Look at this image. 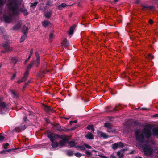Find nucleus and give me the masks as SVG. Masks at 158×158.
<instances>
[{
    "label": "nucleus",
    "mask_w": 158,
    "mask_h": 158,
    "mask_svg": "<svg viewBox=\"0 0 158 158\" xmlns=\"http://www.w3.org/2000/svg\"><path fill=\"white\" fill-rule=\"evenodd\" d=\"M85 148H86L88 149H91L92 148L91 146L86 144H85Z\"/></svg>",
    "instance_id": "obj_44"
},
{
    "label": "nucleus",
    "mask_w": 158,
    "mask_h": 158,
    "mask_svg": "<svg viewBox=\"0 0 158 158\" xmlns=\"http://www.w3.org/2000/svg\"><path fill=\"white\" fill-rule=\"evenodd\" d=\"M38 2H35L34 3H31V7H35L38 4Z\"/></svg>",
    "instance_id": "obj_34"
},
{
    "label": "nucleus",
    "mask_w": 158,
    "mask_h": 158,
    "mask_svg": "<svg viewBox=\"0 0 158 158\" xmlns=\"http://www.w3.org/2000/svg\"><path fill=\"white\" fill-rule=\"evenodd\" d=\"M28 76L24 77V74L23 77L21 78V79H19L17 81V82L20 83L22 82L25 81L27 78Z\"/></svg>",
    "instance_id": "obj_20"
},
{
    "label": "nucleus",
    "mask_w": 158,
    "mask_h": 158,
    "mask_svg": "<svg viewBox=\"0 0 158 158\" xmlns=\"http://www.w3.org/2000/svg\"><path fill=\"white\" fill-rule=\"evenodd\" d=\"M123 150H121L117 152V154L118 156H119V158H123L124 156V155L123 154Z\"/></svg>",
    "instance_id": "obj_15"
},
{
    "label": "nucleus",
    "mask_w": 158,
    "mask_h": 158,
    "mask_svg": "<svg viewBox=\"0 0 158 158\" xmlns=\"http://www.w3.org/2000/svg\"><path fill=\"white\" fill-rule=\"evenodd\" d=\"M77 120H74L73 121V122L75 123H77Z\"/></svg>",
    "instance_id": "obj_64"
},
{
    "label": "nucleus",
    "mask_w": 158,
    "mask_h": 158,
    "mask_svg": "<svg viewBox=\"0 0 158 158\" xmlns=\"http://www.w3.org/2000/svg\"><path fill=\"white\" fill-rule=\"evenodd\" d=\"M45 109L46 110L48 111L50 110V108L48 106H46L45 107Z\"/></svg>",
    "instance_id": "obj_46"
},
{
    "label": "nucleus",
    "mask_w": 158,
    "mask_h": 158,
    "mask_svg": "<svg viewBox=\"0 0 158 158\" xmlns=\"http://www.w3.org/2000/svg\"><path fill=\"white\" fill-rule=\"evenodd\" d=\"M77 147L79 148L80 149L82 150H84L85 149V144H84L83 146H77Z\"/></svg>",
    "instance_id": "obj_33"
},
{
    "label": "nucleus",
    "mask_w": 158,
    "mask_h": 158,
    "mask_svg": "<svg viewBox=\"0 0 158 158\" xmlns=\"http://www.w3.org/2000/svg\"><path fill=\"white\" fill-rule=\"evenodd\" d=\"M67 41V40H66V39H64L63 41H62V44H64V43H65V42Z\"/></svg>",
    "instance_id": "obj_54"
},
{
    "label": "nucleus",
    "mask_w": 158,
    "mask_h": 158,
    "mask_svg": "<svg viewBox=\"0 0 158 158\" xmlns=\"http://www.w3.org/2000/svg\"><path fill=\"white\" fill-rule=\"evenodd\" d=\"M11 149H9L7 150H3L0 152V154H5L6 152H9L11 151Z\"/></svg>",
    "instance_id": "obj_30"
},
{
    "label": "nucleus",
    "mask_w": 158,
    "mask_h": 158,
    "mask_svg": "<svg viewBox=\"0 0 158 158\" xmlns=\"http://www.w3.org/2000/svg\"><path fill=\"white\" fill-rule=\"evenodd\" d=\"M26 128V126L25 125H23L16 127L15 128V130L18 132H19L25 130Z\"/></svg>",
    "instance_id": "obj_8"
},
{
    "label": "nucleus",
    "mask_w": 158,
    "mask_h": 158,
    "mask_svg": "<svg viewBox=\"0 0 158 158\" xmlns=\"http://www.w3.org/2000/svg\"><path fill=\"white\" fill-rule=\"evenodd\" d=\"M5 31V29L3 27H0V33L2 34Z\"/></svg>",
    "instance_id": "obj_36"
},
{
    "label": "nucleus",
    "mask_w": 158,
    "mask_h": 158,
    "mask_svg": "<svg viewBox=\"0 0 158 158\" xmlns=\"http://www.w3.org/2000/svg\"><path fill=\"white\" fill-rule=\"evenodd\" d=\"M3 19L4 22L6 23H10L13 20L12 15L5 14L3 15Z\"/></svg>",
    "instance_id": "obj_7"
},
{
    "label": "nucleus",
    "mask_w": 158,
    "mask_h": 158,
    "mask_svg": "<svg viewBox=\"0 0 158 158\" xmlns=\"http://www.w3.org/2000/svg\"><path fill=\"white\" fill-rule=\"evenodd\" d=\"M85 153L88 156H90L92 155V153L89 150H86L85 152Z\"/></svg>",
    "instance_id": "obj_38"
},
{
    "label": "nucleus",
    "mask_w": 158,
    "mask_h": 158,
    "mask_svg": "<svg viewBox=\"0 0 158 158\" xmlns=\"http://www.w3.org/2000/svg\"><path fill=\"white\" fill-rule=\"evenodd\" d=\"M73 123V121H70V124L71 125Z\"/></svg>",
    "instance_id": "obj_62"
},
{
    "label": "nucleus",
    "mask_w": 158,
    "mask_h": 158,
    "mask_svg": "<svg viewBox=\"0 0 158 158\" xmlns=\"http://www.w3.org/2000/svg\"><path fill=\"white\" fill-rule=\"evenodd\" d=\"M49 40L50 41H52L53 39L54 38V35H53L52 33H51L49 34Z\"/></svg>",
    "instance_id": "obj_32"
},
{
    "label": "nucleus",
    "mask_w": 158,
    "mask_h": 158,
    "mask_svg": "<svg viewBox=\"0 0 158 158\" xmlns=\"http://www.w3.org/2000/svg\"><path fill=\"white\" fill-rule=\"evenodd\" d=\"M60 137L62 139H66L68 140V139L66 138V136L64 135H61L60 136Z\"/></svg>",
    "instance_id": "obj_40"
},
{
    "label": "nucleus",
    "mask_w": 158,
    "mask_h": 158,
    "mask_svg": "<svg viewBox=\"0 0 158 158\" xmlns=\"http://www.w3.org/2000/svg\"><path fill=\"white\" fill-rule=\"evenodd\" d=\"M152 131L153 135L158 137V127L154 128Z\"/></svg>",
    "instance_id": "obj_13"
},
{
    "label": "nucleus",
    "mask_w": 158,
    "mask_h": 158,
    "mask_svg": "<svg viewBox=\"0 0 158 158\" xmlns=\"http://www.w3.org/2000/svg\"><path fill=\"white\" fill-rule=\"evenodd\" d=\"M9 145V144L8 143H6L4 146V149L7 148L8 146Z\"/></svg>",
    "instance_id": "obj_51"
},
{
    "label": "nucleus",
    "mask_w": 158,
    "mask_h": 158,
    "mask_svg": "<svg viewBox=\"0 0 158 158\" xmlns=\"http://www.w3.org/2000/svg\"><path fill=\"white\" fill-rule=\"evenodd\" d=\"M76 27V25L74 24L70 27L69 31L68 32V34L69 35H71L73 34Z\"/></svg>",
    "instance_id": "obj_14"
},
{
    "label": "nucleus",
    "mask_w": 158,
    "mask_h": 158,
    "mask_svg": "<svg viewBox=\"0 0 158 158\" xmlns=\"http://www.w3.org/2000/svg\"><path fill=\"white\" fill-rule=\"evenodd\" d=\"M28 28L25 26H24L23 27L22 33L24 34L23 35H22L21 38L20 40V42H22L24 41L26 38L27 35L28 33Z\"/></svg>",
    "instance_id": "obj_6"
},
{
    "label": "nucleus",
    "mask_w": 158,
    "mask_h": 158,
    "mask_svg": "<svg viewBox=\"0 0 158 158\" xmlns=\"http://www.w3.org/2000/svg\"><path fill=\"white\" fill-rule=\"evenodd\" d=\"M52 14L51 11H47L45 13V16L47 18H49L51 17Z\"/></svg>",
    "instance_id": "obj_21"
},
{
    "label": "nucleus",
    "mask_w": 158,
    "mask_h": 158,
    "mask_svg": "<svg viewBox=\"0 0 158 158\" xmlns=\"http://www.w3.org/2000/svg\"><path fill=\"white\" fill-rule=\"evenodd\" d=\"M66 154L69 156H71L73 155V153L72 151L67 150L66 151Z\"/></svg>",
    "instance_id": "obj_25"
},
{
    "label": "nucleus",
    "mask_w": 158,
    "mask_h": 158,
    "mask_svg": "<svg viewBox=\"0 0 158 158\" xmlns=\"http://www.w3.org/2000/svg\"><path fill=\"white\" fill-rule=\"evenodd\" d=\"M104 126L106 127L108 129H111L112 127V126L110 123H105Z\"/></svg>",
    "instance_id": "obj_24"
},
{
    "label": "nucleus",
    "mask_w": 158,
    "mask_h": 158,
    "mask_svg": "<svg viewBox=\"0 0 158 158\" xmlns=\"http://www.w3.org/2000/svg\"><path fill=\"white\" fill-rule=\"evenodd\" d=\"M54 128L56 130L59 131H62L63 130L60 128V127L59 125H55L54 126Z\"/></svg>",
    "instance_id": "obj_22"
},
{
    "label": "nucleus",
    "mask_w": 158,
    "mask_h": 158,
    "mask_svg": "<svg viewBox=\"0 0 158 158\" xmlns=\"http://www.w3.org/2000/svg\"><path fill=\"white\" fill-rule=\"evenodd\" d=\"M68 140L62 139L60 141L59 143V145L61 146H65V143L67 142Z\"/></svg>",
    "instance_id": "obj_17"
},
{
    "label": "nucleus",
    "mask_w": 158,
    "mask_h": 158,
    "mask_svg": "<svg viewBox=\"0 0 158 158\" xmlns=\"http://www.w3.org/2000/svg\"><path fill=\"white\" fill-rule=\"evenodd\" d=\"M86 137L89 139H94L93 135L91 133H88L86 136Z\"/></svg>",
    "instance_id": "obj_23"
},
{
    "label": "nucleus",
    "mask_w": 158,
    "mask_h": 158,
    "mask_svg": "<svg viewBox=\"0 0 158 158\" xmlns=\"http://www.w3.org/2000/svg\"><path fill=\"white\" fill-rule=\"evenodd\" d=\"M134 123L135 125H138L139 123L137 121H135L134 122Z\"/></svg>",
    "instance_id": "obj_58"
},
{
    "label": "nucleus",
    "mask_w": 158,
    "mask_h": 158,
    "mask_svg": "<svg viewBox=\"0 0 158 158\" xmlns=\"http://www.w3.org/2000/svg\"><path fill=\"white\" fill-rule=\"evenodd\" d=\"M9 44L7 42H5L3 43L1 45V46L4 48L5 50H2L1 51V53H6L11 51L13 50L12 47L9 46Z\"/></svg>",
    "instance_id": "obj_5"
},
{
    "label": "nucleus",
    "mask_w": 158,
    "mask_h": 158,
    "mask_svg": "<svg viewBox=\"0 0 158 158\" xmlns=\"http://www.w3.org/2000/svg\"><path fill=\"white\" fill-rule=\"evenodd\" d=\"M35 56L36 58L37 61L38 62V63H39V60H40V56L39 54L37 52H35Z\"/></svg>",
    "instance_id": "obj_29"
},
{
    "label": "nucleus",
    "mask_w": 158,
    "mask_h": 158,
    "mask_svg": "<svg viewBox=\"0 0 158 158\" xmlns=\"http://www.w3.org/2000/svg\"><path fill=\"white\" fill-rule=\"evenodd\" d=\"M33 63L30 64L28 66L27 70L24 73V77L28 76L29 70L32 67Z\"/></svg>",
    "instance_id": "obj_10"
},
{
    "label": "nucleus",
    "mask_w": 158,
    "mask_h": 158,
    "mask_svg": "<svg viewBox=\"0 0 158 158\" xmlns=\"http://www.w3.org/2000/svg\"><path fill=\"white\" fill-rule=\"evenodd\" d=\"M149 23L150 24H152L153 23V21L151 19H150L149 20Z\"/></svg>",
    "instance_id": "obj_57"
},
{
    "label": "nucleus",
    "mask_w": 158,
    "mask_h": 158,
    "mask_svg": "<svg viewBox=\"0 0 158 158\" xmlns=\"http://www.w3.org/2000/svg\"><path fill=\"white\" fill-rule=\"evenodd\" d=\"M110 156L112 158H116V157L113 154H111V155Z\"/></svg>",
    "instance_id": "obj_59"
},
{
    "label": "nucleus",
    "mask_w": 158,
    "mask_h": 158,
    "mask_svg": "<svg viewBox=\"0 0 158 158\" xmlns=\"http://www.w3.org/2000/svg\"><path fill=\"white\" fill-rule=\"evenodd\" d=\"M117 145H118V144H116V143L113 144L112 145V148L113 149H116L117 148H118L117 147Z\"/></svg>",
    "instance_id": "obj_35"
},
{
    "label": "nucleus",
    "mask_w": 158,
    "mask_h": 158,
    "mask_svg": "<svg viewBox=\"0 0 158 158\" xmlns=\"http://www.w3.org/2000/svg\"><path fill=\"white\" fill-rule=\"evenodd\" d=\"M22 25V22L20 21H19L18 23L15 26H14L12 29L13 30H16L19 29Z\"/></svg>",
    "instance_id": "obj_11"
},
{
    "label": "nucleus",
    "mask_w": 158,
    "mask_h": 158,
    "mask_svg": "<svg viewBox=\"0 0 158 158\" xmlns=\"http://www.w3.org/2000/svg\"><path fill=\"white\" fill-rule=\"evenodd\" d=\"M23 0H6L10 11L13 15H17L19 13V5L21 4Z\"/></svg>",
    "instance_id": "obj_2"
},
{
    "label": "nucleus",
    "mask_w": 158,
    "mask_h": 158,
    "mask_svg": "<svg viewBox=\"0 0 158 158\" xmlns=\"http://www.w3.org/2000/svg\"><path fill=\"white\" fill-rule=\"evenodd\" d=\"M68 144L70 147H73L75 146L76 144L75 142L73 141H69L68 142Z\"/></svg>",
    "instance_id": "obj_19"
},
{
    "label": "nucleus",
    "mask_w": 158,
    "mask_h": 158,
    "mask_svg": "<svg viewBox=\"0 0 158 158\" xmlns=\"http://www.w3.org/2000/svg\"><path fill=\"white\" fill-rule=\"evenodd\" d=\"M70 118V117H68V118H66V117H65L64 118L65 119H69Z\"/></svg>",
    "instance_id": "obj_63"
},
{
    "label": "nucleus",
    "mask_w": 158,
    "mask_h": 158,
    "mask_svg": "<svg viewBox=\"0 0 158 158\" xmlns=\"http://www.w3.org/2000/svg\"><path fill=\"white\" fill-rule=\"evenodd\" d=\"M87 129L89 130H91V131L93 132H94V129L93 125H88L87 126Z\"/></svg>",
    "instance_id": "obj_27"
},
{
    "label": "nucleus",
    "mask_w": 158,
    "mask_h": 158,
    "mask_svg": "<svg viewBox=\"0 0 158 158\" xmlns=\"http://www.w3.org/2000/svg\"><path fill=\"white\" fill-rule=\"evenodd\" d=\"M11 60L12 62L13 63H16L17 61L16 58L15 57H13L11 59Z\"/></svg>",
    "instance_id": "obj_43"
},
{
    "label": "nucleus",
    "mask_w": 158,
    "mask_h": 158,
    "mask_svg": "<svg viewBox=\"0 0 158 158\" xmlns=\"http://www.w3.org/2000/svg\"><path fill=\"white\" fill-rule=\"evenodd\" d=\"M40 60H39V63H38V62L36 60V61L35 62V64L36 67H38V65L40 64Z\"/></svg>",
    "instance_id": "obj_50"
},
{
    "label": "nucleus",
    "mask_w": 158,
    "mask_h": 158,
    "mask_svg": "<svg viewBox=\"0 0 158 158\" xmlns=\"http://www.w3.org/2000/svg\"><path fill=\"white\" fill-rule=\"evenodd\" d=\"M31 57V56H29L28 57V58L25 60V62H26L27 61H28L29 60V59Z\"/></svg>",
    "instance_id": "obj_56"
},
{
    "label": "nucleus",
    "mask_w": 158,
    "mask_h": 158,
    "mask_svg": "<svg viewBox=\"0 0 158 158\" xmlns=\"http://www.w3.org/2000/svg\"><path fill=\"white\" fill-rule=\"evenodd\" d=\"M19 10V13H19V12L23 13L25 16L27 15L28 14V13L27 12V10L26 9L22 8L20 9Z\"/></svg>",
    "instance_id": "obj_12"
},
{
    "label": "nucleus",
    "mask_w": 158,
    "mask_h": 158,
    "mask_svg": "<svg viewBox=\"0 0 158 158\" xmlns=\"http://www.w3.org/2000/svg\"><path fill=\"white\" fill-rule=\"evenodd\" d=\"M66 6V5L64 3H62L58 6V8L59 10H61L62 8L65 7Z\"/></svg>",
    "instance_id": "obj_26"
},
{
    "label": "nucleus",
    "mask_w": 158,
    "mask_h": 158,
    "mask_svg": "<svg viewBox=\"0 0 158 158\" xmlns=\"http://www.w3.org/2000/svg\"><path fill=\"white\" fill-rule=\"evenodd\" d=\"M16 74H14L11 78V79H13L14 78L16 77Z\"/></svg>",
    "instance_id": "obj_55"
},
{
    "label": "nucleus",
    "mask_w": 158,
    "mask_h": 158,
    "mask_svg": "<svg viewBox=\"0 0 158 158\" xmlns=\"http://www.w3.org/2000/svg\"><path fill=\"white\" fill-rule=\"evenodd\" d=\"M68 140L62 139L60 141L59 143V145L61 146H65V143L67 142Z\"/></svg>",
    "instance_id": "obj_18"
},
{
    "label": "nucleus",
    "mask_w": 158,
    "mask_h": 158,
    "mask_svg": "<svg viewBox=\"0 0 158 158\" xmlns=\"http://www.w3.org/2000/svg\"><path fill=\"white\" fill-rule=\"evenodd\" d=\"M144 153L146 155L151 156L153 152V150L149 146L146 144L142 146Z\"/></svg>",
    "instance_id": "obj_4"
},
{
    "label": "nucleus",
    "mask_w": 158,
    "mask_h": 158,
    "mask_svg": "<svg viewBox=\"0 0 158 158\" xmlns=\"http://www.w3.org/2000/svg\"><path fill=\"white\" fill-rule=\"evenodd\" d=\"M153 117H158V114H155L154 115Z\"/></svg>",
    "instance_id": "obj_60"
},
{
    "label": "nucleus",
    "mask_w": 158,
    "mask_h": 158,
    "mask_svg": "<svg viewBox=\"0 0 158 158\" xmlns=\"http://www.w3.org/2000/svg\"><path fill=\"white\" fill-rule=\"evenodd\" d=\"M121 107H120V106H118V107H116L115 108H114L113 110V111H116L117 110H118L119 109H121Z\"/></svg>",
    "instance_id": "obj_41"
},
{
    "label": "nucleus",
    "mask_w": 158,
    "mask_h": 158,
    "mask_svg": "<svg viewBox=\"0 0 158 158\" xmlns=\"http://www.w3.org/2000/svg\"><path fill=\"white\" fill-rule=\"evenodd\" d=\"M97 134L101 137H102L104 139H106L108 137V136L106 133L102 131H98Z\"/></svg>",
    "instance_id": "obj_9"
},
{
    "label": "nucleus",
    "mask_w": 158,
    "mask_h": 158,
    "mask_svg": "<svg viewBox=\"0 0 158 158\" xmlns=\"http://www.w3.org/2000/svg\"><path fill=\"white\" fill-rule=\"evenodd\" d=\"M116 144H118L117 147H118V148H122L124 146L123 143L121 142H120L116 143Z\"/></svg>",
    "instance_id": "obj_28"
},
{
    "label": "nucleus",
    "mask_w": 158,
    "mask_h": 158,
    "mask_svg": "<svg viewBox=\"0 0 158 158\" xmlns=\"http://www.w3.org/2000/svg\"><path fill=\"white\" fill-rule=\"evenodd\" d=\"M51 23L50 22L47 21H44L42 23V25L44 27H47L50 26Z\"/></svg>",
    "instance_id": "obj_16"
},
{
    "label": "nucleus",
    "mask_w": 158,
    "mask_h": 158,
    "mask_svg": "<svg viewBox=\"0 0 158 158\" xmlns=\"http://www.w3.org/2000/svg\"><path fill=\"white\" fill-rule=\"evenodd\" d=\"M46 4L48 6H50L51 5L52 3L48 1L46 2Z\"/></svg>",
    "instance_id": "obj_52"
},
{
    "label": "nucleus",
    "mask_w": 158,
    "mask_h": 158,
    "mask_svg": "<svg viewBox=\"0 0 158 158\" xmlns=\"http://www.w3.org/2000/svg\"><path fill=\"white\" fill-rule=\"evenodd\" d=\"M27 120V118L26 117H24L23 118V121L25 123L26 122V120Z\"/></svg>",
    "instance_id": "obj_53"
},
{
    "label": "nucleus",
    "mask_w": 158,
    "mask_h": 158,
    "mask_svg": "<svg viewBox=\"0 0 158 158\" xmlns=\"http://www.w3.org/2000/svg\"><path fill=\"white\" fill-rule=\"evenodd\" d=\"M69 42L67 41L64 44H62V46L64 47H67L68 46H69Z\"/></svg>",
    "instance_id": "obj_39"
},
{
    "label": "nucleus",
    "mask_w": 158,
    "mask_h": 158,
    "mask_svg": "<svg viewBox=\"0 0 158 158\" xmlns=\"http://www.w3.org/2000/svg\"><path fill=\"white\" fill-rule=\"evenodd\" d=\"M33 53V50L31 49L30 51V55L29 56H31Z\"/></svg>",
    "instance_id": "obj_49"
},
{
    "label": "nucleus",
    "mask_w": 158,
    "mask_h": 158,
    "mask_svg": "<svg viewBox=\"0 0 158 158\" xmlns=\"http://www.w3.org/2000/svg\"><path fill=\"white\" fill-rule=\"evenodd\" d=\"M141 109L142 110H146L147 109L146 108H143Z\"/></svg>",
    "instance_id": "obj_61"
},
{
    "label": "nucleus",
    "mask_w": 158,
    "mask_h": 158,
    "mask_svg": "<svg viewBox=\"0 0 158 158\" xmlns=\"http://www.w3.org/2000/svg\"><path fill=\"white\" fill-rule=\"evenodd\" d=\"M47 136L50 139V141L52 142L51 145L53 148H56L58 146V143L54 142L56 137L59 136L58 135H55L51 132H49L47 134Z\"/></svg>",
    "instance_id": "obj_3"
},
{
    "label": "nucleus",
    "mask_w": 158,
    "mask_h": 158,
    "mask_svg": "<svg viewBox=\"0 0 158 158\" xmlns=\"http://www.w3.org/2000/svg\"><path fill=\"white\" fill-rule=\"evenodd\" d=\"M3 38L5 40H7L8 39V36L7 35H3Z\"/></svg>",
    "instance_id": "obj_47"
},
{
    "label": "nucleus",
    "mask_w": 158,
    "mask_h": 158,
    "mask_svg": "<svg viewBox=\"0 0 158 158\" xmlns=\"http://www.w3.org/2000/svg\"><path fill=\"white\" fill-rule=\"evenodd\" d=\"M152 128L151 125H147L143 129L141 134L139 131L135 132L136 140L139 143H142L145 141V138L148 139L151 137L152 134Z\"/></svg>",
    "instance_id": "obj_1"
},
{
    "label": "nucleus",
    "mask_w": 158,
    "mask_h": 158,
    "mask_svg": "<svg viewBox=\"0 0 158 158\" xmlns=\"http://www.w3.org/2000/svg\"><path fill=\"white\" fill-rule=\"evenodd\" d=\"M4 139V137L3 136L0 135V141H2Z\"/></svg>",
    "instance_id": "obj_48"
},
{
    "label": "nucleus",
    "mask_w": 158,
    "mask_h": 158,
    "mask_svg": "<svg viewBox=\"0 0 158 158\" xmlns=\"http://www.w3.org/2000/svg\"><path fill=\"white\" fill-rule=\"evenodd\" d=\"M75 155L77 157H80L82 156V154L79 152H77L75 153Z\"/></svg>",
    "instance_id": "obj_37"
},
{
    "label": "nucleus",
    "mask_w": 158,
    "mask_h": 158,
    "mask_svg": "<svg viewBox=\"0 0 158 158\" xmlns=\"http://www.w3.org/2000/svg\"><path fill=\"white\" fill-rule=\"evenodd\" d=\"M11 94H12V96L13 98H17V94H16L15 92L14 91L12 90L11 91Z\"/></svg>",
    "instance_id": "obj_31"
},
{
    "label": "nucleus",
    "mask_w": 158,
    "mask_h": 158,
    "mask_svg": "<svg viewBox=\"0 0 158 158\" xmlns=\"http://www.w3.org/2000/svg\"><path fill=\"white\" fill-rule=\"evenodd\" d=\"M142 7L143 8V9H144L145 8H149V6H147V5H142Z\"/></svg>",
    "instance_id": "obj_45"
},
{
    "label": "nucleus",
    "mask_w": 158,
    "mask_h": 158,
    "mask_svg": "<svg viewBox=\"0 0 158 158\" xmlns=\"http://www.w3.org/2000/svg\"><path fill=\"white\" fill-rule=\"evenodd\" d=\"M147 57L148 59H151L153 58L154 56L152 55L151 54H149L148 56Z\"/></svg>",
    "instance_id": "obj_42"
}]
</instances>
